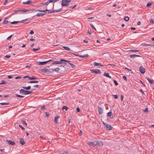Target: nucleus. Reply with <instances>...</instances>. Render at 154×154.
Returning <instances> with one entry per match:
<instances>
[{
	"instance_id": "49530a36",
	"label": "nucleus",
	"mask_w": 154,
	"mask_h": 154,
	"mask_svg": "<svg viewBox=\"0 0 154 154\" xmlns=\"http://www.w3.org/2000/svg\"><path fill=\"white\" fill-rule=\"evenodd\" d=\"M113 82L116 86H117L118 85V83L115 80H113Z\"/></svg>"
},
{
	"instance_id": "37998d69",
	"label": "nucleus",
	"mask_w": 154,
	"mask_h": 154,
	"mask_svg": "<svg viewBox=\"0 0 154 154\" xmlns=\"http://www.w3.org/2000/svg\"><path fill=\"white\" fill-rule=\"evenodd\" d=\"M60 68L58 67H57L54 69V71L56 72H58Z\"/></svg>"
},
{
	"instance_id": "6e6552de",
	"label": "nucleus",
	"mask_w": 154,
	"mask_h": 154,
	"mask_svg": "<svg viewBox=\"0 0 154 154\" xmlns=\"http://www.w3.org/2000/svg\"><path fill=\"white\" fill-rule=\"evenodd\" d=\"M27 20V19H26L25 20H23L20 21H14L13 22H11V23L12 24H16L17 23H23L26 20Z\"/></svg>"
},
{
	"instance_id": "6e6d98bb",
	"label": "nucleus",
	"mask_w": 154,
	"mask_h": 154,
	"mask_svg": "<svg viewBox=\"0 0 154 154\" xmlns=\"http://www.w3.org/2000/svg\"><path fill=\"white\" fill-rule=\"evenodd\" d=\"M45 114L46 115V116L47 117L49 116V114L47 112H45Z\"/></svg>"
},
{
	"instance_id": "a878e982",
	"label": "nucleus",
	"mask_w": 154,
	"mask_h": 154,
	"mask_svg": "<svg viewBox=\"0 0 154 154\" xmlns=\"http://www.w3.org/2000/svg\"><path fill=\"white\" fill-rule=\"evenodd\" d=\"M49 4V2L48 1L46 2L45 3H41V5H48Z\"/></svg>"
},
{
	"instance_id": "58836bf2",
	"label": "nucleus",
	"mask_w": 154,
	"mask_h": 154,
	"mask_svg": "<svg viewBox=\"0 0 154 154\" xmlns=\"http://www.w3.org/2000/svg\"><path fill=\"white\" fill-rule=\"evenodd\" d=\"M152 4V2H149L147 3L146 6L147 7H149Z\"/></svg>"
},
{
	"instance_id": "f257e3e1",
	"label": "nucleus",
	"mask_w": 154,
	"mask_h": 154,
	"mask_svg": "<svg viewBox=\"0 0 154 154\" xmlns=\"http://www.w3.org/2000/svg\"><path fill=\"white\" fill-rule=\"evenodd\" d=\"M32 91H28L25 90L23 89H21L20 91V93L21 94L24 95L29 94L32 93Z\"/></svg>"
},
{
	"instance_id": "bf43d9fd",
	"label": "nucleus",
	"mask_w": 154,
	"mask_h": 154,
	"mask_svg": "<svg viewBox=\"0 0 154 154\" xmlns=\"http://www.w3.org/2000/svg\"><path fill=\"white\" fill-rule=\"evenodd\" d=\"M34 32L32 30H31L29 32V34H32L34 33Z\"/></svg>"
},
{
	"instance_id": "a19ab883",
	"label": "nucleus",
	"mask_w": 154,
	"mask_h": 154,
	"mask_svg": "<svg viewBox=\"0 0 154 154\" xmlns=\"http://www.w3.org/2000/svg\"><path fill=\"white\" fill-rule=\"evenodd\" d=\"M16 97H20V98H23V97H24V96L20 95H18V94H16Z\"/></svg>"
},
{
	"instance_id": "ddd939ff",
	"label": "nucleus",
	"mask_w": 154,
	"mask_h": 154,
	"mask_svg": "<svg viewBox=\"0 0 154 154\" xmlns=\"http://www.w3.org/2000/svg\"><path fill=\"white\" fill-rule=\"evenodd\" d=\"M146 78L148 80L149 82L151 84L154 83V81L153 80L151 79L148 77H146Z\"/></svg>"
},
{
	"instance_id": "72a5a7b5",
	"label": "nucleus",
	"mask_w": 154,
	"mask_h": 154,
	"mask_svg": "<svg viewBox=\"0 0 154 154\" xmlns=\"http://www.w3.org/2000/svg\"><path fill=\"white\" fill-rule=\"evenodd\" d=\"M2 82L0 83V85L6 84L7 83V82H5L4 80H2Z\"/></svg>"
},
{
	"instance_id": "c85d7f7f",
	"label": "nucleus",
	"mask_w": 154,
	"mask_h": 154,
	"mask_svg": "<svg viewBox=\"0 0 154 154\" xmlns=\"http://www.w3.org/2000/svg\"><path fill=\"white\" fill-rule=\"evenodd\" d=\"M124 20L125 21H127L129 20V18L128 16H125L124 18Z\"/></svg>"
},
{
	"instance_id": "a18cd8bd",
	"label": "nucleus",
	"mask_w": 154,
	"mask_h": 154,
	"mask_svg": "<svg viewBox=\"0 0 154 154\" xmlns=\"http://www.w3.org/2000/svg\"><path fill=\"white\" fill-rule=\"evenodd\" d=\"M149 22L152 23H154V20L152 19H150L149 20Z\"/></svg>"
},
{
	"instance_id": "20e7f679",
	"label": "nucleus",
	"mask_w": 154,
	"mask_h": 154,
	"mask_svg": "<svg viewBox=\"0 0 154 154\" xmlns=\"http://www.w3.org/2000/svg\"><path fill=\"white\" fill-rule=\"evenodd\" d=\"M91 71L96 74H101V72L100 69H91Z\"/></svg>"
},
{
	"instance_id": "6ab92c4d",
	"label": "nucleus",
	"mask_w": 154,
	"mask_h": 154,
	"mask_svg": "<svg viewBox=\"0 0 154 154\" xmlns=\"http://www.w3.org/2000/svg\"><path fill=\"white\" fill-rule=\"evenodd\" d=\"M96 143L97 144V145L99 146L103 145V143L102 142L96 141Z\"/></svg>"
},
{
	"instance_id": "f03ea898",
	"label": "nucleus",
	"mask_w": 154,
	"mask_h": 154,
	"mask_svg": "<svg viewBox=\"0 0 154 154\" xmlns=\"http://www.w3.org/2000/svg\"><path fill=\"white\" fill-rule=\"evenodd\" d=\"M87 143L88 145L91 146H93V147H94L97 145V143H96V141H94L93 142H88Z\"/></svg>"
},
{
	"instance_id": "39448f33",
	"label": "nucleus",
	"mask_w": 154,
	"mask_h": 154,
	"mask_svg": "<svg viewBox=\"0 0 154 154\" xmlns=\"http://www.w3.org/2000/svg\"><path fill=\"white\" fill-rule=\"evenodd\" d=\"M103 124L104 125H105V126L106 127V128L109 130H111L112 129V126L109 124H106L104 122H102Z\"/></svg>"
},
{
	"instance_id": "4be33fe9",
	"label": "nucleus",
	"mask_w": 154,
	"mask_h": 154,
	"mask_svg": "<svg viewBox=\"0 0 154 154\" xmlns=\"http://www.w3.org/2000/svg\"><path fill=\"white\" fill-rule=\"evenodd\" d=\"M38 11L41 12H45V11H48V12H51V11L50 10H48L47 9H46L45 10H38Z\"/></svg>"
},
{
	"instance_id": "9b49d317",
	"label": "nucleus",
	"mask_w": 154,
	"mask_h": 154,
	"mask_svg": "<svg viewBox=\"0 0 154 154\" xmlns=\"http://www.w3.org/2000/svg\"><path fill=\"white\" fill-rule=\"evenodd\" d=\"M107 116L111 119H113V115L112 112L110 111L108 112L107 113Z\"/></svg>"
},
{
	"instance_id": "13d9d810",
	"label": "nucleus",
	"mask_w": 154,
	"mask_h": 154,
	"mask_svg": "<svg viewBox=\"0 0 154 154\" xmlns=\"http://www.w3.org/2000/svg\"><path fill=\"white\" fill-rule=\"evenodd\" d=\"M46 72L47 73H48L50 72V71L49 69H46Z\"/></svg>"
},
{
	"instance_id": "8fccbe9b",
	"label": "nucleus",
	"mask_w": 154,
	"mask_h": 154,
	"mask_svg": "<svg viewBox=\"0 0 154 154\" xmlns=\"http://www.w3.org/2000/svg\"><path fill=\"white\" fill-rule=\"evenodd\" d=\"M19 127L21 128L23 130H25V128L22 126L21 125H19Z\"/></svg>"
},
{
	"instance_id": "c03bdc74",
	"label": "nucleus",
	"mask_w": 154,
	"mask_h": 154,
	"mask_svg": "<svg viewBox=\"0 0 154 154\" xmlns=\"http://www.w3.org/2000/svg\"><path fill=\"white\" fill-rule=\"evenodd\" d=\"M52 64H58V61H53L52 63Z\"/></svg>"
},
{
	"instance_id": "2f4dec72",
	"label": "nucleus",
	"mask_w": 154,
	"mask_h": 154,
	"mask_svg": "<svg viewBox=\"0 0 154 154\" xmlns=\"http://www.w3.org/2000/svg\"><path fill=\"white\" fill-rule=\"evenodd\" d=\"M29 79L31 80H36V79H37V78H35L33 76L31 77H29Z\"/></svg>"
},
{
	"instance_id": "de8ad7c7",
	"label": "nucleus",
	"mask_w": 154,
	"mask_h": 154,
	"mask_svg": "<svg viewBox=\"0 0 154 154\" xmlns=\"http://www.w3.org/2000/svg\"><path fill=\"white\" fill-rule=\"evenodd\" d=\"M113 97L115 99H117L118 98V95H113Z\"/></svg>"
},
{
	"instance_id": "09e8293b",
	"label": "nucleus",
	"mask_w": 154,
	"mask_h": 154,
	"mask_svg": "<svg viewBox=\"0 0 154 154\" xmlns=\"http://www.w3.org/2000/svg\"><path fill=\"white\" fill-rule=\"evenodd\" d=\"M9 22L8 20H4L3 21V24H7Z\"/></svg>"
},
{
	"instance_id": "393cba45",
	"label": "nucleus",
	"mask_w": 154,
	"mask_h": 154,
	"mask_svg": "<svg viewBox=\"0 0 154 154\" xmlns=\"http://www.w3.org/2000/svg\"><path fill=\"white\" fill-rule=\"evenodd\" d=\"M58 1H59V0H48V2L49 3H50L55 2Z\"/></svg>"
},
{
	"instance_id": "412c9836",
	"label": "nucleus",
	"mask_w": 154,
	"mask_h": 154,
	"mask_svg": "<svg viewBox=\"0 0 154 154\" xmlns=\"http://www.w3.org/2000/svg\"><path fill=\"white\" fill-rule=\"evenodd\" d=\"M59 118V117L58 116H56L54 118V121L55 123H58V122H57V119Z\"/></svg>"
},
{
	"instance_id": "7c9ffc66",
	"label": "nucleus",
	"mask_w": 154,
	"mask_h": 154,
	"mask_svg": "<svg viewBox=\"0 0 154 154\" xmlns=\"http://www.w3.org/2000/svg\"><path fill=\"white\" fill-rule=\"evenodd\" d=\"M21 121L22 123L25 124V125H26V126L27 125L26 123V122L24 120H21Z\"/></svg>"
},
{
	"instance_id": "a211bd4d",
	"label": "nucleus",
	"mask_w": 154,
	"mask_h": 154,
	"mask_svg": "<svg viewBox=\"0 0 154 154\" xmlns=\"http://www.w3.org/2000/svg\"><path fill=\"white\" fill-rule=\"evenodd\" d=\"M46 13V12L45 13H38L36 16H37L38 17H39L41 16H43L45 15V14Z\"/></svg>"
},
{
	"instance_id": "5fc2aeb1",
	"label": "nucleus",
	"mask_w": 154,
	"mask_h": 154,
	"mask_svg": "<svg viewBox=\"0 0 154 154\" xmlns=\"http://www.w3.org/2000/svg\"><path fill=\"white\" fill-rule=\"evenodd\" d=\"M11 57V56L9 55H6L5 56V57L7 58H10Z\"/></svg>"
},
{
	"instance_id": "69168bd1",
	"label": "nucleus",
	"mask_w": 154,
	"mask_h": 154,
	"mask_svg": "<svg viewBox=\"0 0 154 154\" xmlns=\"http://www.w3.org/2000/svg\"><path fill=\"white\" fill-rule=\"evenodd\" d=\"M123 78L125 80L127 81V77L125 76H123Z\"/></svg>"
},
{
	"instance_id": "680f3d73",
	"label": "nucleus",
	"mask_w": 154,
	"mask_h": 154,
	"mask_svg": "<svg viewBox=\"0 0 154 154\" xmlns=\"http://www.w3.org/2000/svg\"><path fill=\"white\" fill-rule=\"evenodd\" d=\"M144 111L145 112H148V108H146L144 110Z\"/></svg>"
},
{
	"instance_id": "0e129e2a",
	"label": "nucleus",
	"mask_w": 154,
	"mask_h": 154,
	"mask_svg": "<svg viewBox=\"0 0 154 154\" xmlns=\"http://www.w3.org/2000/svg\"><path fill=\"white\" fill-rule=\"evenodd\" d=\"M121 100L122 101L123 100V97H124L123 95L122 94H121Z\"/></svg>"
},
{
	"instance_id": "864d4df0",
	"label": "nucleus",
	"mask_w": 154,
	"mask_h": 154,
	"mask_svg": "<svg viewBox=\"0 0 154 154\" xmlns=\"http://www.w3.org/2000/svg\"><path fill=\"white\" fill-rule=\"evenodd\" d=\"M12 35H10V36H9V37H8L7 38V39L8 40H9L10 39L11 37H12Z\"/></svg>"
},
{
	"instance_id": "3c124183",
	"label": "nucleus",
	"mask_w": 154,
	"mask_h": 154,
	"mask_svg": "<svg viewBox=\"0 0 154 154\" xmlns=\"http://www.w3.org/2000/svg\"><path fill=\"white\" fill-rule=\"evenodd\" d=\"M70 65L72 68H74L75 67V66L73 64H70Z\"/></svg>"
},
{
	"instance_id": "4468645a",
	"label": "nucleus",
	"mask_w": 154,
	"mask_h": 154,
	"mask_svg": "<svg viewBox=\"0 0 154 154\" xmlns=\"http://www.w3.org/2000/svg\"><path fill=\"white\" fill-rule=\"evenodd\" d=\"M20 143L22 145H24L25 143L23 138H20Z\"/></svg>"
},
{
	"instance_id": "cd10ccee",
	"label": "nucleus",
	"mask_w": 154,
	"mask_h": 154,
	"mask_svg": "<svg viewBox=\"0 0 154 154\" xmlns=\"http://www.w3.org/2000/svg\"><path fill=\"white\" fill-rule=\"evenodd\" d=\"M64 109H65L66 111H67L68 109V108L66 106H64L62 107V109L63 110Z\"/></svg>"
},
{
	"instance_id": "0eeeda50",
	"label": "nucleus",
	"mask_w": 154,
	"mask_h": 154,
	"mask_svg": "<svg viewBox=\"0 0 154 154\" xmlns=\"http://www.w3.org/2000/svg\"><path fill=\"white\" fill-rule=\"evenodd\" d=\"M69 5V3L67 2L66 0H62L61 5L62 6H67Z\"/></svg>"
},
{
	"instance_id": "423d86ee",
	"label": "nucleus",
	"mask_w": 154,
	"mask_h": 154,
	"mask_svg": "<svg viewBox=\"0 0 154 154\" xmlns=\"http://www.w3.org/2000/svg\"><path fill=\"white\" fill-rule=\"evenodd\" d=\"M139 71L141 73L144 74L145 73L146 69L144 68L142 66H141L139 67Z\"/></svg>"
},
{
	"instance_id": "5701e85b",
	"label": "nucleus",
	"mask_w": 154,
	"mask_h": 154,
	"mask_svg": "<svg viewBox=\"0 0 154 154\" xmlns=\"http://www.w3.org/2000/svg\"><path fill=\"white\" fill-rule=\"evenodd\" d=\"M22 88H23L24 89L26 90H29L31 88V86H29L28 87H23L22 86Z\"/></svg>"
},
{
	"instance_id": "79ce46f5",
	"label": "nucleus",
	"mask_w": 154,
	"mask_h": 154,
	"mask_svg": "<svg viewBox=\"0 0 154 154\" xmlns=\"http://www.w3.org/2000/svg\"><path fill=\"white\" fill-rule=\"evenodd\" d=\"M40 49V48L39 47H38V48H33V51H35L39 50Z\"/></svg>"
},
{
	"instance_id": "e433bc0d",
	"label": "nucleus",
	"mask_w": 154,
	"mask_h": 154,
	"mask_svg": "<svg viewBox=\"0 0 154 154\" xmlns=\"http://www.w3.org/2000/svg\"><path fill=\"white\" fill-rule=\"evenodd\" d=\"M58 12V10H54L53 11H51V12H48V13L49 14L50 13H54V12Z\"/></svg>"
},
{
	"instance_id": "dca6fc26",
	"label": "nucleus",
	"mask_w": 154,
	"mask_h": 154,
	"mask_svg": "<svg viewBox=\"0 0 154 154\" xmlns=\"http://www.w3.org/2000/svg\"><path fill=\"white\" fill-rule=\"evenodd\" d=\"M103 75L108 78H112L109 75V73H106L105 72L103 74Z\"/></svg>"
},
{
	"instance_id": "bb28decb",
	"label": "nucleus",
	"mask_w": 154,
	"mask_h": 154,
	"mask_svg": "<svg viewBox=\"0 0 154 154\" xmlns=\"http://www.w3.org/2000/svg\"><path fill=\"white\" fill-rule=\"evenodd\" d=\"M63 48L67 51H69L70 50V48L68 47L63 46Z\"/></svg>"
},
{
	"instance_id": "2eb2a0df",
	"label": "nucleus",
	"mask_w": 154,
	"mask_h": 154,
	"mask_svg": "<svg viewBox=\"0 0 154 154\" xmlns=\"http://www.w3.org/2000/svg\"><path fill=\"white\" fill-rule=\"evenodd\" d=\"M98 112L99 114H101L103 112V109L101 107L98 106Z\"/></svg>"
},
{
	"instance_id": "f704fd0d",
	"label": "nucleus",
	"mask_w": 154,
	"mask_h": 154,
	"mask_svg": "<svg viewBox=\"0 0 154 154\" xmlns=\"http://www.w3.org/2000/svg\"><path fill=\"white\" fill-rule=\"evenodd\" d=\"M129 51H132L133 52H137L140 51V50H129Z\"/></svg>"
},
{
	"instance_id": "c756f323",
	"label": "nucleus",
	"mask_w": 154,
	"mask_h": 154,
	"mask_svg": "<svg viewBox=\"0 0 154 154\" xmlns=\"http://www.w3.org/2000/svg\"><path fill=\"white\" fill-rule=\"evenodd\" d=\"M61 61H63L65 62H67L70 65V64L71 63H70V62H71L70 61L68 60H65V59L62 60H61Z\"/></svg>"
},
{
	"instance_id": "e2e57ef3",
	"label": "nucleus",
	"mask_w": 154,
	"mask_h": 154,
	"mask_svg": "<svg viewBox=\"0 0 154 154\" xmlns=\"http://www.w3.org/2000/svg\"><path fill=\"white\" fill-rule=\"evenodd\" d=\"M45 109V105H43L41 107V109Z\"/></svg>"
},
{
	"instance_id": "f8f14e48",
	"label": "nucleus",
	"mask_w": 154,
	"mask_h": 154,
	"mask_svg": "<svg viewBox=\"0 0 154 154\" xmlns=\"http://www.w3.org/2000/svg\"><path fill=\"white\" fill-rule=\"evenodd\" d=\"M129 56L131 58H134L135 57H140L141 56L140 55H136V54H133L131 55H129Z\"/></svg>"
},
{
	"instance_id": "774afa93",
	"label": "nucleus",
	"mask_w": 154,
	"mask_h": 154,
	"mask_svg": "<svg viewBox=\"0 0 154 154\" xmlns=\"http://www.w3.org/2000/svg\"><path fill=\"white\" fill-rule=\"evenodd\" d=\"M140 91L143 94H144V93L143 90L141 89H140Z\"/></svg>"
},
{
	"instance_id": "473e14b6",
	"label": "nucleus",
	"mask_w": 154,
	"mask_h": 154,
	"mask_svg": "<svg viewBox=\"0 0 154 154\" xmlns=\"http://www.w3.org/2000/svg\"><path fill=\"white\" fill-rule=\"evenodd\" d=\"M63 59H61L60 61H58V64H60L62 63L64 64H67L66 63H63V62H64L63 61H61V60Z\"/></svg>"
},
{
	"instance_id": "c9c22d12",
	"label": "nucleus",
	"mask_w": 154,
	"mask_h": 154,
	"mask_svg": "<svg viewBox=\"0 0 154 154\" xmlns=\"http://www.w3.org/2000/svg\"><path fill=\"white\" fill-rule=\"evenodd\" d=\"M46 68H44V69H41L40 71L43 72H46Z\"/></svg>"
},
{
	"instance_id": "338daca9",
	"label": "nucleus",
	"mask_w": 154,
	"mask_h": 154,
	"mask_svg": "<svg viewBox=\"0 0 154 154\" xmlns=\"http://www.w3.org/2000/svg\"><path fill=\"white\" fill-rule=\"evenodd\" d=\"M80 111V109L79 108L77 107L76 108V112H79Z\"/></svg>"
},
{
	"instance_id": "b1692460",
	"label": "nucleus",
	"mask_w": 154,
	"mask_h": 154,
	"mask_svg": "<svg viewBox=\"0 0 154 154\" xmlns=\"http://www.w3.org/2000/svg\"><path fill=\"white\" fill-rule=\"evenodd\" d=\"M38 81H31L28 82H27L28 83H38Z\"/></svg>"
},
{
	"instance_id": "1a4fd4ad",
	"label": "nucleus",
	"mask_w": 154,
	"mask_h": 154,
	"mask_svg": "<svg viewBox=\"0 0 154 154\" xmlns=\"http://www.w3.org/2000/svg\"><path fill=\"white\" fill-rule=\"evenodd\" d=\"M6 141L8 143L9 145H15V143L14 141H12L11 140H6Z\"/></svg>"
},
{
	"instance_id": "4d7b16f0",
	"label": "nucleus",
	"mask_w": 154,
	"mask_h": 154,
	"mask_svg": "<svg viewBox=\"0 0 154 154\" xmlns=\"http://www.w3.org/2000/svg\"><path fill=\"white\" fill-rule=\"evenodd\" d=\"M59 154H68V152L65 151V152H64L62 153H59Z\"/></svg>"
},
{
	"instance_id": "f3484780",
	"label": "nucleus",
	"mask_w": 154,
	"mask_h": 154,
	"mask_svg": "<svg viewBox=\"0 0 154 154\" xmlns=\"http://www.w3.org/2000/svg\"><path fill=\"white\" fill-rule=\"evenodd\" d=\"M32 1L31 0H28L26 2H23V5L30 4L32 3Z\"/></svg>"
},
{
	"instance_id": "ea45409f",
	"label": "nucleus",
	"mask_w": 154,
	"mask_h": 154,
	"mask_svg": "<svg viewBox=\"0 0 154 154\" xmlns=\"http://www.w3.org/2000/svg\"><path fill=\"white\" fill-rule=\"evenodd\" d=\"M141 45H148V46H150L152 45L151 44H147L146 43H143L141 44Z\"/></svg>"
},
{
	"instance_id": "7ed1b4c3",
	"label": "nucleus",
	"mask_w": 154,
	"mask_h": 154,
	"mask_svg": "<svg viewBox=\"0 0 154 154\" xmlns=\"http://www.w3.org/2000/svg\"><path fill=\"white\" fill-rule=\"evenodd\" d=\"M52 61V59H50L47 61L38 62V65H43L46 64L48 62Z\"/></svg>"
},
{
	"instance_id": "9d476101",
	"label": "nucleus",
	"mask_w": 154,
	"mask_h": 154,
	"mask_svg": "<svg viewBox=\"0 0 154 154\" xmlns=\"http://www.w3.org/2000/svg\"><path fill=\"white\" fill-rule=\"evenodd\" d=\"M29 11V10L26 9H22V10H17V11H15L14 14L15 13H16V12H19V11H21L23 12V13H25V12H26L28 11Z\"/></svg>"
},
{
	"instance_id": "052dcab7",
	"label": "nucleus",
	"mask_w": 154,
	"mask_h": 154,
	"mask_svg": "<svg viewBox=\"0 0 154 154\" xmlns=\"http://www.w3.org/2000/svg\"><path fill=\"white\" fill-rule=\"evenodd\" d=\"M7 77L9 79H11L12 78H13V76H12V75H8V76H7Z\"/></svg>"
},
{
	"instance_id": "4c0bfd02",
	"label": "nucleus",
	"mask_w": 154,
	"mask_h": 154,
	"mask_svg": "<svg viewBox=\"0 0 154 154\" xmlns=\"http://www.w3.org/2000/svg\"><path fill=\"white\" fill-rule=\"evenodd\" d=\"M0 104L2 105H7L9 104V103H0Z\"/></svg>"
},
{
	"instance_id": "603ef678",
	"label": "nucleus",
	"mask_w": 154,
	"mask_h": 154,
	"mask_svg": "<svg viewBox=\"0 0 154 154\" xmlns=\"http://www.w3.org/2000/svg\"><path fill=\"white\" fill-rule=\"evenodd\" d=\"M90 26H91L92 28L94 29L95 30H96V28L94 27L92 24H91Z\"/></svg>"
},
{
	"instance_id": "aec40b11",
	"label": "nucleus",
	"mask_w": 154,
	"mask_h": 154,
	"mask_svg": "<svg viewBox=\"0 0 154 154\" xmlns=\"http://www.w3.org/2000/svg\"><path fill=\"white\" fill-rule=\"evenodd\" d=\"M93 64L94 65V66H103V65L101 64L100 63H97L96 62H94Z\"/></svg>"
}]
</instances>
